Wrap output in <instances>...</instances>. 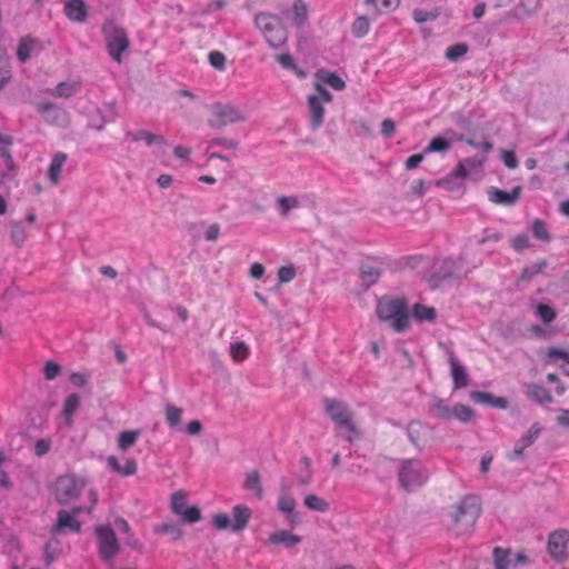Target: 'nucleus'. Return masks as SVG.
<instances>
[{
    "label": "nucleus",
    "mask_w": 569,
    "mask_h": 569,
    "mask_svg": "<svg viewBox=\"0 0 569 569\" xmlns=\"http://www.w3.org/2000/svg\"><path fill=\"white\" fill-rule=\"evenodd\" d=\"M166 420L170 428H177L181 423L183 410L172 403H168L164 409Z\"/></svg>",
    "instance_id": "obj_41"
},
{
    "label": "nucleus",
    "mask_w": 569,
    "mask_h": 569,
    "mask_svg": "<svg viewBox=\"0 0 569 569\" xmlns=\"http://www.w3.org/2000/svg\"><path fill=\"white\" fill-rule=\"evenodd\" d=\"M468 52V44L460 42L452 44L446 50V58L450 61H457Z\"/></svg>",
    "instance_id": "obj_53"
},
{
    "label": "nucleus",
    "mask_w": 569,
    "mask_h": 569,
    "mask_svg": "<svg viewBox=\"0 0 569 569\" xmlns=\"http://www.w3.org/2000/svg\"><path fill=\"white\" fill-rule=\"evenodd\" d=\"M425 429V426L418 421L410 422L407 429L409 440L415 447L420 449L423 446L422 433Z\"/></svg>",
    "instance_id": "obj_38"
},
{
    "label": "nucleus",
    "mask_w": 569,
    "mask_h": 569,
    "mask_svg": "<svg viewBox=\"0 0 569 569\" xmlns=\"http://www.w3.org/2000/svg\"><path fill=\"white\" fill-rule=\"evenodd\" d=\"M493 563L495 569H508L509 565V550L500 547L493 549Z\"/></svg>",
    "instance_id": "obj_49"
},
{
    "label": "nucleus",
    "mask_w": 569,
    "mask_h": 569,
    "mask_svg": "<svg viewBox=\"0 0 569 569\" xmlns=\"http://www.w3.org/2000/svg\"><path fill=\"white\" fill-rule=\"evenodd\" d=\"M532 233L533 236L542 241H549L550 236L548 233L546 223L541 220H536L532 224Z\"/></svg>",
    "instance_id": "obj_58"
},
{
    "label": "nucleus",
    "mask_w": 569,
    "mask_h": 569,
    "mask_svg": "<svg viewBox=\"0 0 569 569\" xmlns=\"http://www.w3.org/2000/svg\"><path fill=\"white\" fill-rule=\"evenodd\" d=\"M209 62L217 70H223L226 68V56L220 51H211Z\"/></svg>",
    "instance_id": "obj_62"
},
{
    "label": "nucleus",
    "mask_w": 569,
    "mask_h": 569,
    "mask_svg": "<svg viewBox=\"0 0 569 569\" xmlns=\"http://www.w3.org/2000/svg\"><path fill=\"white\" fill-rule=\"evenodd\" d=\"M569 541L568 530H557L548 538V551L556 560H561L566 553V545Z\"/></svg>",
    "instance_id": "obj_14"
},
{
    "label": "nucleus",
    "mask_w": 569,
    "mask_h": 569,
    "mask_svg": "<svg viewBox=\"0 0 569 569\" xmlns=\"http://www.w3.org/2000/svg\"><path fill=\"white\" fill-rule=\"evenodd\" d=\"M249 347L243 341L232 342L230 346V356L236 362H241L248 358Z\"/></svg>",
    "instance_id": "obj_45"
},
{
    "label": "nucleus",
    "mask_w": 569,
    "mask_h": 569,
    "mask_svg": "<svg viewBox=\"0 0 569 569\" xmlns=\"http://www.w3.org/2000/svg\"><path fill=\"white\" fill-rule=\"evenodd\" d=\"M10 239L12 243L21 248L27 239V230L20 221H12L10 223Z\"/></svg>",
    "instance_id": "obj_39"
},
{
    "label": "nucleus",
    "mask_w": 569,
    "mask_h": 569,
    "mask_svg": "<svg viewBox=\"0 0 569 569\" xmlns=\"http://www.w3.org/2000/svg\"><path fill=\"white\" fill-rule=\"evenodd\" d=\"M60 552L61 548L59 540H57L54 536H51V539L44 545L43 548V561L46 566L51 565L53 560L58 558Z\"/></svg>",
    "instance_id": "obj_36"
},
{
    "label": "nucleus",
    "mask_w": 569,
    "mask_h": 569,
    "mask_svg": "<svg viewBox=\"0 0 569 569\" xmlns=\"http://www.w3.org/2000/svg\"><path fill=\"white\" fill-rule=\"evenodd\" d=\"M243 120L244 114L232 104L214 103L210 107L208 123L211 128L220 129Z\"/></svg>",
    "instance_id": "obj_9"
},
{
    "label": "nucleus",
    "mask_w": 569,
    "mask_h": 569,
    "mask_svg": "<svg viewBox=\"0 0 569 569\" xmlns=\"http://www.w3.org/2000/svg\"><path fill=\"white\" fill-rule=\"evenodd\" d=\"M480 516V503L477 497L466 496L453 507L451 513L453 526L459 535L469 532Z\"/></svg>",
    "instance_id": "obj_3"
},
{
    "label": "nucleus",
    "mask_w": 569,
    "mask_h": 569,
    "mask_svg": "<svg viewBox=\"0 0 569 569\" xmlns=\"http://www.w3.org/2000/svg\"><path fill=\"white\" fill-rule=\"evenodd\" d=\"M293 23L300 27L307 20V6L302 0H296L293 2Z\"/></svg>",
    "instance_id": "obj_50"
},
{
    "label": "nucleus",
    "mask_w": 569,
    "mask_h": 569,
    "mask_svg": "<svg viewBox=\"0 0 569 569\" xmlns=\"http://www.w3.org/2000/svg\"><path fill=\"white\" fill-rule=\"evenodd\" d=\"M0 174L6 179H11L14 176V162L7 144H0Z\"/></svg>",
    "instance_id": "obj_24"
},
{
    "label": "nucleus",
    "mask_w": 569,
    "mask_h": 569,
    "mask_svg": "<svg viewBox=\"0 0 569 569\" xmlns=\"http://www.w3.org/2000/svg\"><path fill=\"white\" fill-rule=\"evenodd\" d=\"M308 108L311 118V126L316 129L323 122L325 109L322 107L321 99L318 96L308 97Z\"/></svg>",
    "instance_id": "obj_21"
},
{
    "label": "nucleus",
    "mask_w": 569,
    "mask_h": 569,
    "mask_svg": "<svg viewBox=\"0 0 569 569\" xmlns=\"http://www.w3.org/2000/svg\"><path fill=\"white\" fill-rule=\"evenodd\" d=\"M243 488L247 491L253 492L257 499H262L263 497V488L260 481V475L257 470H251L246 475V479L243 482Z\"/></svg>",
    "instance_id": "obj_28"
},
{
    "label": "nucleus",
    "mask_w": 569,
    "mask_h": 569,
    "mask_svg": "<svg viewBox=\"0 0 569 569\" xmlns=\"http://www.w3.org/2000/svg\"><path fill=\"white\" fill-rule=\"evenodd\" d=\"M457 269V263L453 259H445L439 270L437 271V276L440 279H446L451 277Z\"/></svg>",
    "instance_id": "obj_57"
},
{
    "label": "nucleus",
    "mask_w": 569,
    "mask_h": 569,
    "mask_svg": "<svg viewBox=\"0 0 569 569\" xmlns=\"http://www.w3.org/2000/svg\"><path fill=\"white\" fill-rule=\"evenodd\" d=\"M316 78L318 82L326 83L336 90H343L346 87L345 81L337 73L325 69L318 70Z\"/></svg>",
    "instance_id": "obj_27"
},
{
    "label": "nucleus",
    "mask_w": 569,
    "mask_h": 569,
    "mask_svg": "<svg viewBox=\"0 0 569 569\" xmlns=\"http://www.w3.org/2000/svg\"><path fill=\"white\" fill-rule=\"evenodd\" d=\"M411 315L413 320L417 322H435L437 318V312L433 307H428L421 303H416L412 307Z\"/></svg>",
    "instance_id": "obj_29"
},
{
    "label": "nucleus",
    "mask_w": 569,
    "mask_h": 569,
    "mask_svg": "<svg viewBox=\"0 0 569 569\" xmlns=\"http://www.w3.org/2000/svg\"><path fill=\"white\" fill-rule=\"evenodd\" d=\"M127 139L132 140L133 142H139L144 140L146 142H163V139L144 130H138L136 132H129Z\"/></svg>",
    "instance_id": "obj_51"
},
{
    "label": "nucleus",
    "mask_w": 569,
    "mask_h": 569,
    "mask_svg": "<svg viewBox=\"0 0 569 569\" xmlns=\"http://www.w3.org/2000/svg\"><path fill=\"white\" fill-rule=\"evenodd\" d=\"M34 44L36 40L30 37H24L20 40L17 50V58L20 62L24 63L30 58Z\"/></svg>",
    "instance_id": "obj_42"
},
{
    "label": "nucleus",
    "mask_w": 569,
    "mask_h": 569,
    "mask_svg": "<svg viewBox=\"0 0 569 569\" xmlns=\"http://www.w3.org/2000/svg\"><path fill=\"white\" fill-rule=\"evenodd\" d=\"M187 507V493L183 490L173 492L171 496V511L180 516Z\"/></svg>",
    "instance_id": "obj_44"
},
{
    "label": "nucleus",
    "mask_w": 569,
    "mask_h": 569,
    "mask_svg": "<svg viewBox=\"0 0 569 569\" xmlns=\"http://www.w3.org/2000/svg\"><path fill=\"white\" fill-rule=\"evenodd\" d=\"M449 365L453 380V389L466 388L469 383V376L465 367L459 362L452 352L449 355Z\"/></svg>",
    "instance_id": "obj_18"
},
{
    "label": "nucleus",
    "mask_w": 569,
    "mask_h": 569,
    "mask_svg": "<svg viewBox=\"0 0 569 569\" xmlns=\"http://www.w3.org/2000/svg\"><path fill=\"white\" fill-rule=\"evenodd\" d=\"M84 478L76 475H63L57 478L53 483V495L58 503L67 505L76 500L86 487Z\"/></svg>",
    "instance_id": "obj_6"
},
{
    "label": "nucleus",
    "mask_w": 569,
    "mask_h": 569,
    "mask_svg": "<svg viewBox=\"0 0 569 569\" xmlns=\"http://www.w3.org/2000/svg\"><path fill=\"white\" fill-rule=\"evenodd\" d=\"M107 463L111 471L120 476L128 477L137 472V462L134 459H127L124 466H121L117 457L109 456Z\"/></svg>",
    "instance_id": "obj_20"
},
{
    "label": "nucleus",
    "mask_w": 569,
    "mask_h": 569,
    "mask_svg": "<svg viewBox=\"0 0 569 569\" xmlns=\"http://www.w3.org/2000/svg\"><path fill=\"white\" fill-rule=\"evenodd\" d=\"M470 398L477 403H483L500 409H506L509 405L506 398L495 397L493 395L483 391H472L470 393Z\"/></svg>",
    "instance_id": "obj_19"
},
{
    "label": "nucleus",
    "mask_w": 569,
    "mask_h": 569,
    "mask_svg": "<svg viewBox=\"0 0 569 569\" xmlns=\"http://www.w3.org/2000/svg\"><path fill=\"white\" fill-rule=\"evenodd\" d=\"M212 525L217 530H224L229 527L232 528V522L227 513H216L212 517Z\"/></svg>",
    "instance_id": "obj_59"
},
{
    "label": "nucleus",
    "mask_w": 569,
    "mask_h": 569,
    "mask_svg": "<svg viewBox=\"0 0 569 569\" xmlns=\"http://www.w3.org/2000/svg\"><path fill=\"white\" fill-rule=\"evenodd\" d=\"M11 70L8 53L0 47V90L10 81Z\"/></svg>",
    "instance_id": "obj_40"
},
{
    "label": "nucleus",
    "mask_w": 569,
    "mask_h": 569,
    "mask_svg": "<svg viewBox=\"0 0 569 569\" xmlns=\"http://www.w3.org/2000/svg\"><path fill=\"white\" fill-rule=\"evenodd\" d=\"M61 372V367L56 361H47L43 367V375L47 380L56 379Z\"/></svg>",
    "instance_id": "obj_60"
},
{
    "label": "nucleus",
    "mask_w": 569,
    "mask_h": 569,
    "mask_svg": "<svg viewBox=\"0 0 569 569\" xmlns=\"http://www.w3.org/2000/svg\"><path fill=\"white\" fill-rule=\"evenodd\" d=\"M301 537L293 535L288 530H278L268 537L267 545L283 546L287 549H292L301 542Z\"/></svg>",
    "instance_id": "obj_17"
},
{
    "label": "nucleus",
    "mask_w": 569,
    "mask_h": 569,
    "mask_svg": "<svg viewBox=\"0 0 569 569\" xmlns=\"http://www.w3.org/2000/svg\"><path fill=\"white\" fill-rule=\"evenodd\" d=\"M546 267V262L542 261V262H539V263H535L530 267H526L523 270H522V273H521V279L522 280H529L530 278H532L533 276L538 274L539 272L542 271V269Z\"/></svg>",
    "instance_id": "obj_64"
},
{
    "label": "nucleus",
    "mask_w": 569,
    "mask_h": 569,
    "mask_svg": "<svg viewBox=\"0 0 569 569\" xmlns=\"http://www.w3.org/2000/svg\"><path fill=\"white\" fill-rule=\"evenodd\" d=\"M183 522L194 523L201 519L200 509L196 506L187 507L179 516Z\"/></svg>",
    "instance_id": "obj_56"
},
{
    "label": "nucleus",
    "mask_w": 569,
    "mask_h": 569,
    "mask_svg": "<svg viewBox=\"0 0 569 569\" xmlns=\"http://www.w3.org/2000/svg\"><path fill=\"white\" fill-rule=\"evenodd\" d=\"M452 417L461 422H469L473 417V410L466 405L457 403L452 408Z\"/></svg>",
    "instance_id": "obj_52"
},
{
    "label": "nucleus",
    "mask_w": 569,
    "mask_h": 569,
    "mask_svg": "<svg viewBox=\"0 0 569 569\" xmlns=\"http://www.w3.org/2000/svg\"><path fill=\"white\" fill-rule=\"evenodd\" d=\"M38 111L51 124L66 127L70 121L67 110L54 103H40L38 104Z\"/></svg>",
    "instance_id": "obj_12"
},
{
    "label": "nucleus",
    "mask_w": 569,
    "mask_h": 569,
    "mask_svg": "<svg viewBox=\"0 0 569 569\" xmlns=\"http://www.w3.org/2000/svg\"><path fill=\"white\" fill-rule=\"evenodd\" d=\"M325 410L346 440L351 442L359 438L353 412L345 401L327 398L325 399Z\"/></svg>",
    "instance_id": "obj_2"
},
{
    "label": "nucleus",
    "mask_w": 569,
    "mask_h": 569,
    "mask_svg": "<svg viewBox=\"0 0 569 569\" xmlns=\"http://www.w3.org/2000/svg\"><path fill=\"white\" fill-rule=\"evenodd\" d=\"M277 206L280 214L287 217L290 210L299 207V200L296 197H280Z\"/></svg>",
    "instance_id": "obj_47"
},
{
    "label": "nucleus",
    "mask_w": 569,
    "mask_h": 569,
    "mask_svg": "<svg viewBox=\"0 0 569 569\" xmlns=\"http://www.w3.org/2000/svg\"><path fill=\"white\" fill-rule=\"evenodd\" d=\"M520 187L513 188L511 192L502 191L496 187H491L488 190L489 200L493 203L503 206H512L513 203H516L520 197Z\"/></svg>",
    "instance_id": "obj_16"
},
{
    "label": "nucleus",
    "mask_w": 569,
    "mask_h": 569,
    "mask_svg": "<svg viewBox=\"0 0 569 569\" xmlns=\"http://www.w3.org/2000/svg\"><path fill=\"white\" fill-rule=\"evenodd\" d=\"M450 144H429L425 152L417 153L411 157H409L406 161V168L408 170L416 169L423 160L426 153L431 152H446L449 150Z\"/></svg>",
    "instance_id": "obj_23"
},
{
    "label": "nucleus",
    "mask_w": 569,
    "mask_h": 569,
    "mask_svg": "<svg viewBox=\"0 0 569 569\" xmlns=\"http://www.w3.org/2000/svg\"><path fill=\"white\" fill-rule=\"evenodd\" d=\"M303 505L309 510L317 512H327L330 509V503L326 499L313 493L305 497Z\"/></svg>",
    "instance_id": "obj_34"
},
{
    "label": "nucleus",
    "mask_w": 569,
    "mask_h": 569,
    "mask_svg": "<svg viewBox=\"0 0 569 569\" xmlns=\"http://www.w3.org/2000/svg\"><path fill=\"white\" fill-rule=\"evenodd\" d=\"M81 511V507H76L71 511L60 510L57 515V522L50 530V535L56 536L67 531L80 532L81 523L78 521L77 516Z\"/></svg>",
    "instance_id": "obj_11"
},
{
    "label": "nucleus",
    "mask_w": 569,
    "mask_h": 569,
    "mask_svg": "<svg viewBox=\"0 0 569 569\" xmlns=\"http://www.w3.org/2000/svg\"><path fill=\"white\" fill-rule=\"evenodd\" d=\"M429 472L418 459H405L398 468V479L402 489L413 491L427 482Z\"/></svg>",
    "instance_id": "obj_4"
},
{
    "label": "nucleus",
    "mask_w": 569,
    "mask_h": 569,
    "mask_svg": "<svg viewBox=\"0 0 569 569\" xmlns=\"http://www.w3.org/2000/svg\"><path fill=\"white\" fill-rule=\"evenodd\" d=\"M80 398L77 393H71L67 397L63 403L62 415L68 426L72 425V416L78 410Z\"/></svg>",
    "instance_id": "obj_35"
},
{
    "label": "nucleus",
    "mask_w": 569,
    "mask_h": 569,
    "mask_svg": "<svg viewBox=\"0 0 569 569\" xmlns=\"http://www.w3.org/2000/svg\"><path fill=\"white\" fill-rule=\"evenodd\" d=\"M296 506L297 502L290 492V486L282 483L277 507L280 512L287 515V519L290 525H296L298 522L297 513L295 512Z\"/></svg>",
    "instance_id": "obj_13"
},
{
    "label": "nucleus",
    "mask_w": 569,
    "mask_h": 569,
    "mask_svg": "<svg viewBox=\"0 0 569 569\" xmlns=\"http://www.w3.org/2000/svg\"><path fill=\"white\" fill-rule=\"evenodd\" d=\"M254 23L271 48H279L287 41V30L279 17L261 12L256 16Z\"/></svg>",
    "instance_id": "obj_5"
},
{
    "label": "nucleus",
    "mask_w": 569,
    "mask_h": 569,
    "mask_svg": "<svg viewBox=\"0 0 569 569\" xmlns=\"http://www.w3.org/2000/svg\"><path fill=\"white\" fill-rule=\"evenodd\" d=\"M360 270L361 278L367 286L376 283L381 274L380 270L371 264H363Z\"/></svg>",
    "instance_id": "obj_48"
},
{
    "label": "nucleus",
    "mask_w": 569,
    "mask_h": 569,
    "mask_svg": "<svg viewBox=\"0 0 569 569\" xmlns=\"http://www.w3.org/2000/svg\"><path fill=\"white\" fill-rule=\"evenodd\" d=\"M171 147V153L181 162H186L191 153V150L183 144H168Z\"/></svg>",
    "instance_id": "obj_61"
},
{
    "label": "nucleus",
    "mask_w": 569,
    "mask_h": 569,
    "mask_svg": "<svg viewBox=\"0 0 569 569\" xmlns=\"http://www.w3.org/2000/svg\"><path fill=\"white\" fill-rule=\"evenodd\" d=\"M535 315L543 322V323H550L556 319V311L553 308H551L548 305L545 303H538L535 307Z\"/></svg>",
    "instance_id": "obj_46"
},
{
    "label": "nucleus",
    "mask_w": 569,
    "mask_h": 569,
    "mask_svg": "<svg viewBox=\"0 0 569 569\" xmlns=\"http://www.w3.org/2000/svg\"><path fill=\"white\" fill-rule=\"evenodd\" d=\"M96 536L100 558L106 563H112L120 551V543L114 530L108 525H101L96 528Z\"/></svg>",
    "instance_id": "obj_8"
},
{
    "label": "nucleus",
    "mask_w": 569,
    "mask_h": 569,
    "mask_svg": "<svg viewBox=\"0 0 569 569\" xmlns=\"http://www.w3.org/2000/svg\"><path fill=\"white\" fill-rule=\"evenodd\" d=\"M429 410L435 417L439 419L450 420L452 418V408H450L449 405L442 399H433L429 406Z\"/></svg>",
    "instance_id": "obj_32"
},
{
    "label": "nucleus",
    "mask_w": 569,
    "mask_h": 569,
    "mask_svg": "<svg viewBox=\"0 0 569 569\" xmlns=\"http://www.w3.org/2000/svg\"><path fill=\"white\" fill-rule=\"evenodd\" d=\"M527 396L539 403H549L552 401V397L547 388L540 385L530 383L527 385Z\"/></svg>",
    "instance_id": "obj_30"
},
{
    "label": "nucleus",
    "mask_w": 569,
    "mask_h": 569,
    "mask_svg": "<svg viewBox=\"0 0 569 569\" xmlns=\"http://www.w3.org/2000/svg\"><path fill=\"white\" fill-rule=\"evenodd\" d=\"M465 179L463 174H458V167L447 177L439 179L436 184L440 188H443L448 191L457 190L461 187L462 180Z\"/></svg>",
    "instance_id": "obj_33"
},
{
    "label": "nucleus",
    "mask_w": 569,
    "mask_h": 569,
    "mask_svg": "<svg viewBox=\"0 0 569 569\" xmlns=\"http://www.w3.org/2000/svg\"><path fill=\"white\" fill-rule=\"evenodd\" d=\"M139 436V430H126L120 432L118 436V448L121 451H127L128 449L136 445Z\"/></svg>",
    "instance_id": "obj_37"
},
{
    "label": "nucleus",
    "mask_w": 569,
    "mask_h": 569,
    "mask_svg": "<svg viewBox=\"0 0 569 569\" xmlns=\"http://www.w3.org/2000/svg\"><path fill=\"white\" fill-rule=\"evenodd\" d=\"M541 427L539 423H533L526 435L515 445L512 451L508 453V458L513 460L522 457L526 448L530 447L539 437Z\"/></svg>",
    "instance_id": "obj_15"
},
{
    "label": "nucleus",
    "mask_w": 569,
    "mask_h": 569,
    "mask_svg": "<svg viewBox=\"0 0 569 569\" xmlns=\"http://www.w3.org/2000/svg\"><path fill=\"white\" fill-rule=\"evenodd\" d=\"M109 56L118 63L122 62V53L129 48L130 41L126 30L113 22L102 27Z\"/></svg>",
    "instance_id": "obj_7"
},
{
    "label": "nucleus",
    "mask_w": 569,
    "mask_h": 569,
    "mask_svg": "<svg viewBox=\"0 0 569 569\" xmlns=\"http://www.w3.org/2000/svg\"><path fill=\"white\" fill-rule=\"evenodd\" d=\"M441 13V8L436 7L430 11L423 9H415L412 12V18L417 23H425L427 21L436 20Z\"/></svg>",
    "instance_id": "obj_43"
},
{
    "label": "nucleus",
    "mask_w": 569,
    "mask_h": 569,
    "mask_svg": "<svg viewBox=\"0 0 569 569\" xmlns=\"http://www.w3.org/2000/svg\"><path fill=\"white\" fill-rule=\"evenodd\" d=\"M153 532L157 535H168L173 541L180 540L183 537L181 527L173 522H163L153 527Z\"/></svg>",
    "instance_id": "obj_31"
},
{
    "label": "nucleus",
    "mask_w": 569,
    "mask_h": 569,
    "mask_svg": "<svg viewBox=\"0 0 569 569\" xmlns=\"http://www.w3.org/2000/svg\"><path fill=\"white\" fill-rule=\"evenodd\" d=\"M232 516H233L232 530L241 531L242 529H244L247 527L248 521L251 516V512L248 507H246L243 505H238V506L233 507Z\"/></svg>",
    "instance_id": "obj_25"
},
{
    "label": "nucleus",
    "mask_w": 569,
    "mask_h": 569,
    "mask_svg": "<svg viewBox=\"0 0 569 569\" xmlns=\"http://www.w3.org/2000/svg\"><path fill=\"white\" fill-rule=\"evenodd\" d=\"M296 277V269L292 266H283L278 270V279L280 283H287Z\"/></svg>",
    "instance_id": "obj_63"
},
{
    "label": "nucleus",
    "mask_w": 569,
    "mask_h": 569,
    "mask_svg": "<svg viewBox=\"0 0 569 569\" xmlns=\"http://www.w3.org/2000/svg\"><path fill=\"white\" fill-rule=\"evenodd\" d=\"M376 313L396 332H403L410 328L409 307L403 298L383 297L379 299Z\"/></svg>",
    "instance_id": "obj_1"
},
{
    "label": "nucleus",
    "mask_w": 569,
    "mask_h": 569,
    "mask_svg": "<svg viewBox=\"0 0 569 569\" xmlns=\"http://www.w3.org/2000/svg\"><path fill=\"white\" fill-rule=\"evenodd\" d=\"M67 160V154L62 152H58L51 160L50 167L48 169V178L52 184H58L61 179V170L62 166Z\"/></svg>",
    "instance_id": "obj_26"
},
{
    "label": "nucleus",
    "mask_w": 569,
    "mask_h": 569,
    "mask_svg": "<svg viewBox=\"0 0 569 569\" xmlns=\"http://www.w3.org/2000/svg\"><path fill=\"white\" fill-rule=\"evenodd\" d=\"M482 153L466 158L459 162L458 174H463L465 178H471L473 180H479L482 178V166L487 159L486 154L491 150L492 144H482Z\"/></svg>",
    "instance_id": "obj_10"
},
{
    "label": "nucleus",
    "mask_w": 569,
    "mask_h": 569,
    "mask_svg": "<svg viewBox=\"0 0 569 569\" xmlns=\"http://www.w3.org/2000/svg\"><path fill=\"white\" fill-rule=\"evenodd\" d=\"M369 28V19L366 16H360L352 23V33L358 38H361L368 33Z\"/></svg>",
    "instance_id": "obj_55"
},
{
    "label": "nucleus",
    "mask_w": 569,
    "mask_h": 569,
    "mask_svg": "<svg viewBox=\"0 0 569 569\" xmlns=\"http://www.w3.org/2000/svg\"><path fill=\"white\" fill-rule=\"evenodd\" d=\"M66 16L77 22L84 21L87 17V7L83 0H69L64 6Z\"/></svg>",
    "instance_id": "obj_22"
},
{
    "label": "nucleus",
    "mask_w": 569,
    "mask_h": 569,
    "mask_svg": "<svg viewBox=\"0 0 569 569\" xmlns=\"http://www.w3.org/2000/svg\"><path fill=\"white\" fill-rule=\"evenodd\" d=\"M78 84L74 82H60L52 91L51 94L60 98H70L77 89Z\"/></svg>",
    "instance_id": "obj_54"
}]
</instances>
